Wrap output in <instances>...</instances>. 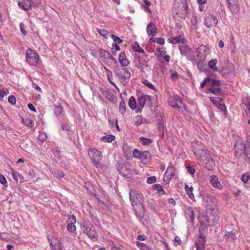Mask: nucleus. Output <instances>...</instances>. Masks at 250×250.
I'll list each match as a JSON object with an SVG mask.
<instances>
[{"label": "nucleus", "instance_id": "bf43d9fd", "mask_svg": "<svg viewBox=\"0 0 250 250\" xmlns=\"http://www.w3.org/2000/svg\"><path fill=\"white\" fill-rule=\"evenodd\" d=\"M8 93V90L6 89H2L0 90V96L1 98H3L4 96L7 95Z\"/></svg>", "mask_w": 250, "mask_h": 250}, {"label": "nucleus", "instance_id": "4c0bfd02", "mask_svg": "<svg viewBox=\"0 0 250 250\" xmlns=\"http://www.w3.org/2000/svg\"><path fill=\"white\" fill-rule=\"evenodd\" d=\"M119 112L124 114L125 112V104L123 100H121L119 104Z\"/></svg>", "mask_w": 250, "mask_h": 250}, {"label": "nucleus", "instance_id": "338daca9", "mask_svg": "<svg viewBox=\"0 0 250 250\" xmlns=\"http://www.w3.org/2000/svg\"><path fill=\"white\" fill-rule=\"evenodd\" d=\"M144 83L148 87H149L150 88H151V89H153L154 88L153 84L151 83H149L147 80L145 81L144 82Z\"/></svg>", "mask_w": 250, "mask_h": 250}, {"label": "nucleus", "instance_id": "9b49d317", "mask_svg": "<svg viewBox=\"0 0 250 250\" xmlns=\"http://www.w3.org/2000/svg\"><path fill=\"white\" fill-rule=\"evenodd\" d=\"M129 198L132 206L143 202L141 196L134 189H131L130 190Z\"/></svg>", "mask_w": 250, "mask_h": 250}, {"label": "nucleus", "instance_id": "0e129e2a", "mask_svg": "<svg viewBox=\"0 0 250 250\" xmlns=\"http://www.w3.org/2000/svg\"><path fill=\"white\" fill-rule=\"evenodd\" d=\"M20 30L22 33V34H23L24 35H25L26 32L24 29V24L23 23H21L20 24Z\"/></svg>", "mask_w": 250, "mask_h": 250}, {"label": "nucleus", "instance_id": "69168bd1", "mask_svg": "<svg viewBox=\"0 0 250 250\" xmlns=\"http://www.w3.org/2000/svg\"><path fill=\"white\" fill-rule=\"evenodd\" d=\"M181 242V239L179 237L176 236L174 238V244L175 246H177Z\"/></svg>", "mask_w": 250, "mask_h": 250}, {"label": "nucleus", "instance_id": "4be33fe9", "mask_svg": "<svg viewBox=\"0 0 250 250\" xmlns=\"http://www.w3.org/2000/svg\"><path fill=\"white\" fill-rule=\"evenodd\" d=\"M151 159V156L148 151H144L141 153L140 160L143 164H147L150 161Z\"/></svg>", "mask_w": 250, "mask_h": 250}, {"label": "nucleus", "instance_id": "473e14b6", "mask_svg": "<svg viewBox=\"0 0 250 250\" xmlns=\"http://www.w3.org/2000/svg\"><path fill=\"white\" fill-rule=\"evenodd\" d=\"M11 175L13 179L16 182H18L19 180L21 181L23 179V177L17 171L13 170L11 172Z\"/></svg>", "mask_w": 250, "mask_h": 250}, {"label": "nucleus", "instance_id": "b1692460", "mask_svg": "<svg viewBox=\"0 0 250 250\" xmlns=\"http://www.w3.org/2000/svg\"><path fill=\"white\" fill-rule=\"evenodd\" d=\"M209 181L211 185L214 188L220 189L223 188V186L219 182L218 178L215 175H211L210 177Z\"/></svg>", "mask_w": 250, "mask_h": 250}, {"label": "nucleus", "instance_id": "58836bf2", "mask_svg": "<svg viewBox=\"0 0 250 250\" xmlns=\"http://www.w3.org/2000/svg\"><path fill=\"white\" fill-rule=\"evenodd\" d=\"M133 50L139 52V53H144V50L140 46L139 44L137 42H135L134 44L132 46Z\"/></svg>", "mask_w": 250, "mask_h": 250}, {"label": "nucleus", "instance_id": "39448f33", "mask_svg": "<svg viewBox=\"0 0 250 250\" xmlns=\"http://www.w3.org/2000/svg\"><path fill=\"white\" fill-rule=\"evenodd\" d=\"M124 67H118L114 70V72L121 83L125 85L128 82L131 77V73L126 68Z\"/></svg>", "mask_w": 250, "mask_h": 250}, {"label": "nucleus", "instance_id": "a19ab883", "mask_svg": "<svg viewBox=\"0 0 250 250\" xmlns=\"http://www.w3.org/2000/svg\"><path fill=\"white\" fill-rule=\"evenodd\" d=\"M115 139V136L113 135H107L103 136L102 140L105 142L110 143Z\"/></svg>", "mask_w": 250, "mask_h": 250}, {"label": "nucleus", "instance_id": "e433bc0d", "mask_svg": "<svg viewBox=\"0 0 250 250\" xmlns=\"http://www.w3.org/2000/svg\"><path fill=\"white\" fill-rule=\"evenodd\" d=\"M224 237L227 239L230 238L231 240L234 241L237 237L236 235L232 232H228L225 234Z\"/></svg>", "mask_w": 250, "mask_h": 250}, {"label": "nucleus", "instance_id": "a18cd8bd", "mask_svg": "<svg viewBox=\"0 0 250 250\" xmlns=\"http://www.w3.org/2000/svg\"><path fill=\"white\" fill-rule=\"evenodd\" d=\"M211 80H210L209 78H206L201 83V87L203 88L205 85L208 84H211Z\"/></svg>", "mask_w": 250, "mask_h": 250}, {"label": "nucleus", "instance_id": "f3484780", "mask_svg": "<svg viewBox=\"0 0 250 250\" xmlns=\"http://www.w3.org/2000/svg\"><path fill=\"white\" fill-rule=\"evenodd\" d=\"M220 82L219 81L215 80H211V87L208 89V91L213 93V94H219L220 91V87L219 86Z\"/></svg>", "mask_w": 250, "mask_h": 250}, {"label": "nucleus", "instance_id": "37998d69", "mask_svg": "<svg viewBox=\"0 0 250 250\" xmlns=\"http://www.w3.org/2000/svg\"><path fill=\"white\" fill-rule=\"evenodd\" d=\"M140 140L141 143L144 146H148L151 143V140L150 139L140 137Z\"/></svg>", "mask_w": 250, "mask_h": 250}, {"label": "nucleus", "instance_id": "8fccbe9b", "mask_svg": "<svg viewBox=\"0 0 250 250\" xmlns=\"http://www.w3.org/2000/svg\"><path fill=\"white\" fill-rule=\"evenodd\" d=\"M217 106L218 109L224 112L225 114H226V107L225 105L224 104L223 100L221 101L220 103H219Z\"/></svg>", "mask_w": 250, "mask_h": 250}, {"label": "nucleus", "instance_id": "7c9ffc66", "mask_svg": "<svg viewBox=\"0 0 250 250\" xmlns=\"http://www.w3.org/2000/svg\"><path fill=\"white\" fill-rule=\"evenodd\" d=\"M52 174L58 178H61L64 176V173L60 170L57 169L52 168L50 169Z\"/></svg>", "mask_w": 250, "mask_h": 250}, {"label": "nucleus", "instance_id": "13d9d810", "mask_svg": "<svg viewBox=\"0 0 250 250\" xmlns=\"http://www.w3.org/2000/svg\"><path fill=\"white\" fill-rule=\"evenodd\" d=\"M187 169L190 174H193L195 173V169L193 166H188L187 167Z\"/></svg>", "mask_w": 250, "mask_h": 250}, {"label": "nucleus", "instance_id": "6e6552de", "mask_svg": "<svg viewBox=\"0 0 250 250\" xmlns=\"http://www.w3.org/2000/svg\"><path fill=\"white\" fill-rule=\"evenodd\" d=\"M26 60L30 65H36L39 60V55L33 50L28 49L26 53Z\"/></svg>", "mask_w": 250, "mask_h": 250}, {"label": "nucleus", "instance_id": "3c124183", "mask_svg": "<svg viewBox=\"0 0 250 250\" xmlns=\"http://www.w3.org/2000/svg\"><path fill=\"white\" fill-rule=\"evenodd\" d=\"M120 46L116 42H113L112 44V50L113 54L114 55L117 51L120 50Z\"/></svg>", "mask_w": 250, "mask_h": 250}, {"label": "nucleus", "instance_id": "864d4df0", "mask_svg": "<svg viewBox=\"0 0 250 250\" xmlns=\"http://www.w3.org/2000/svg\"><path fill=\"white\" fill-rule=\"evenodd\" d=\"M244 104L248 110V112L247 113V115L250 117V100H247Z\"/></svg>", "mask_w": 250, "mask_h": 250}, {"label": "nucleus", "instance_id": "f257e3e1", "mask_svg": "<svg viewBox=\"0 0 250 250\" xmlns=\"http://www.w3.org/2000/svg\"><path fill=\"white\" fill-rule=\"evenodd\" d=\"M191 147L194 154L200 161L201 165L208 170L213 169L215 167V163L206 147L199 141L192 142Z\"/></svg>", "mask_w": 250, "mask_h": 250}, {"label": "nucleus", "instance_id": "49530a36", "mask_svg": "<svg viewBox=\"0 0 250 250\" xmlns=\"http://www.w3.org/2000/svg\"><path fill=\"white\" fill-rule=\"evenodd\" d=\"M62 107L61 105H58L55 107L54 112L56 115L59 116L62 113Z\"/></svg>", "mask_w": 250, "mask_h": 250}, {"label": "nucleus", "instance_id": "393cba45", "mask_svg": "<svg viewBox=\"0 0 250 250\" xmlns=\"http://www.w3.org/2000/svg\"><path fill=\"white\" fill-rule=\"evenodd\" d=\"M32 4L31 0H22L18 2V5L24 10H28L31 8Z\"/></svg>", "mask_w": 250, "mask_h": 250}, {"label": "nucleus", "instance_id": "72a5a7b5", "mask_svg": "<svg viewBox=\"0 0 250 250\" xmlns=\"http://www.w3.org/2000/svg\"><path fill=\"white\" fill-rule=\"evenodd\" d=\"M152 188L153 189L157 190L158 193L160 195H163L165 193L164 190L160 184H156L153 185Z\"/></svg>", "mask_w": 250, "mask_h": 250}, {"label": "nucleus", "instance_id": "79ce46f5", "mask_svg": "<svg viewBox=\"0 0 250 250\" xmlns=\"http://www.w3.org/2000/svg\"><path fill=\"white\" fill-rule=\"evenodd\" d=\"M38 138L39 141L43 142L47 139V136L46 133L41 132L40 133V134L38 136Z\"/></svg>", "mask_w": 250, "mask_h": 250}, {"label": "nucleus", "instance_id": "20e7f679", "mask_svg": "<svg viewBox=\"0 0 250 250\" xmlns=\"http://www.w3.org/2000/svg\"><path fill=\"white\" fill-rule=\"evenodd\" d=\"M234 149L237 153H243L244 160L250 165V138H248L246 142L241 138L238 139L235 143Z\"/></svg>", "mask_w": 250, "mask_h": 250}, {"label": "nucleus", "instance_id": "ea45409f", "mask_svg": "<svg viewBox=\"0 0 250 250\" xmlns=\"http://www.w3.org/2000/svg\"><path fill=\"white\" fill-rule=\"evenodd\" d=\"M98 32L104 38H107L108 36V31L104 29L97 28Z\"/></svg>", "mask_w": 250, "mask_h": 250}, {"label": "nucleus", "instance_id": "dca6fc26", "mask_svg": "<svg viewBox=\"0 0 250 250\" xmlns=\"http://www.w3.org/2000/svg\"><path fill=\"white\" fill-rule=\"evenodd\" d=\"M175 168L171 166L168 167L167 170L165 173V176L164 177V181L168 183L170 180V179L173 177L175 174Z\"/></svg>", "mask_w": 250, "mask_h": 250}, {"label": "nucleus", "instance_id": "6e6d98bb", "mask_svg": "<svg viewBox=\"0 0 250 250\" xmlns=\"http://www.w3.org/2000/svg\"><path fill=\"white\" fill-rule=\"evenodd\" d=\"M111 250H123V249L120 244H113L111 246Z\"/></svg>", "mask_w": 250, "mask_h": 250}, {"label": "nucleus", "instance_id": "680f3d73", "mask_svg": "<svg viewBox=\"0 0 250 250\" xmlns=\"http://www.w3.org/2000/svg\"><path fill=\"white\" fill-rule=\"evenodd\" d=\"M120 173L124 176H127L128 172L127 170H125V167H123L120 170Z\"/></svg>", "mask_w": 250, "mask_h": 250}, {"label": "nucleus", "instance_id": "2eb2a0df", "mask_svg": "<svg viewBox=\"0 0 250 250\" xmlns=\"http://www.w3.org/2000/svg\"><path fill=\"white\" fill-rule=\"evenodd\" d=\"M185 217L189 222H192L195 218L193 208L190 207L186 206L184 209Z\"/></svg>", "mask_w": 250, "mask_h": 250}, {"label": "nucleus", "instance_id": "5701e85b", "mask_svg": "<svg viewBox=\"0 0 250 250\" xmlns=\"http://www.w3.org/2000/svg\"><path fill=\"white\" fill-rule=\"evenodd\" d=\"M146 31L148 36L154 37L157 34V29L155 24L150 22L146 27Z\"/></svg>", "mask_w": 250, "mask_h": 250}, {"label": "nucleus", "instance_id": "6ab92c4d", "mask_svg": "<svg viewBox=\"0 0 250 250\" xmlns=\"http://www.w3.org/2000/svg\"><path fill=\"white\" fill-rule=\"evenodd\" d=\"M50 245L51 250H62V245L60 240L57 238H53L51 239Z\"/></svg>", "mask_w": 250, "mask_h": 250}, {"label": "nucleus", "instance_id": "5fc2aeb1", "mask_svg": "<svg viewBox=\"0 0 250 250\" xmlns=\"http://www.w3.org/2000/svg\"><path fill=\"white\" fill-rule=\"evenodd\" d=\"M142 152L139 151L138 149H135L133 150V153H132L133 156L135 158L140 159V156H141V154Z\"/></svg>", "mask_w": 250, "mask_h": 250}, {"label": "nucleus", "instance_id": "4d7b16f0", "mask_svg": "<svg viewBox=\"0 0 250 250\" xmlns=\"http://www.w3.org/2000/svg\"><path fill=\"white\" fill-rule=\"evenodd\" d=\"M8 102L11 104L14 105L16 103V98L14 96L11 95L8 97Z\"/></svg>", "mask_w": 250, "mask_h": 250}, {"label": "nucleus", "instance_id": "a878e982", "mask_svg": "<svg viewBox=\"0 0 250 250\" xmlns=\"http://www.w3.org/2000/svg\"><path fill=\"white\" fill-rule=\"evenodd\" d=\"M83 231L90 238H96L97 236L95 230L94 229H92L88 227L84 226L83 227Z\"/></svg>", "mask_w": 250, "mask_h": 250}, {"label": "nucleus", "instance_id": "e2e57ef3", "mask_svg": "<svg viewBox=\"0 0 250 250\" xmlns=\"http://www.w3.org/2000/svg\"><path fill=\"white\" fill-rule=\"evenodd\" d=\"M24 123L27 126L30 127H32L34 125V123L31 120H27Z\"/></svg>", "mask_w": 250, "mask_h": 250}, {"label": "nucleus", "instance_id": "0eeeda50", "mask_svg": "<svg viewBox=\"0 0 250 250\" xmlns=\"http://www.w3.org/2000/svg\"><path fill=\"white\" fill-rule=\"evenodd\" d=\"M204 229H205V226L200 227L199 228V236L195 241L197 250H204L205 248L206 231V230L204 231Z\"/></svg>", "mask_w": 250, "mask_h": 250}, {"label": "nucleus", "instance_id": "423d86ee", "mask_svg": "<svg viewBox=\"0 0 250 250\" xmlns=\"http://www.w3.org/2000/svg\"><path fill=\"white\" fill-rule=\"evenodd\" d=\"M88 153L90 158L93 162L94 166L97 168H102L103 165L100 163V161L103 158L102 153L95 148L89 149Z\"/></svg>", "mask_w": 250, "mask_h": 250}, {"label": "nucleus", "instance_id": "de8ad7c7", "mask_svg": "<svg viewBox=\"0 0 250 250\" xmlns=\"http://www.w3.org/2000/svg\"><path fill=\"white\" fill-rule=\"evenodd\" d=\"M250 174L249 173H245L242 175L241 178V180L245 183H247L250 179Z\"/></svg>", "mask_w": 250, "mask_h": 250}, {"label": "nucleus", "instance_id": "2f4dec72", "mask_svg": "<svg viewBox=\"0 0 250 250\" xmlns=\"http://www.w3.org/2000/svg\"><path fill=\"white\" fill-rule=\"evenodd\" d=\"M149 43H153V42H157L158 44L160 45H163L164 44L165 41V39L162 38H151L149 40Z\"/></svg>", "mask_w": 250, "mask_h": 250}, {"label": "nucleus", "instance_id": "7ed1b4c3", "mask_svg": "<svg viewBox=\"0 0 250 250\" xmlns=\"http://www.w3.org/2000/svg\"><path fill=\"white\" fill-rule=\"evenodd\" d=\"M207 203L205 219L210 225H213L219 219L217 203L214 198H208Z\"/></svg>", "mask_w": 250, "mask_h": 250}, {"label": "nucleus", "instance_id": "f03ea898", "mask_svg": "<svg viewBox=\"0 0 250 250\" xmlns=\"http://www.w3.org/2000/svg\"><path fill=\"white\" fill-rule=\"evenodd\" d=\"M188 4L187 0H174L172 9V14L176 24L179 23L187 17Z\"/></svg>", "mask_w": 250, "mask_h": 250}, {"label": "nucleus", "instance_id": "9d476101", "mask_svg": "<svg viewBox=\"0 0 250 250\" xmlns=\"http://www.w3.org/2000/svg\"><path fill=\"white\" fill-rule=\"evenodd\" d=\"M133 210L136 215V216L139 218H143L145 215V211L144 209V207L142 203L135 204V205L132 206Z\"/></svg>", "mask_w": 250, "mask_h": 250}, {"label": "nucleus", "instance_id": "1a4fd4ad", "mask_svg": "<svg viewBox=\"0 0 250 250\" xmlns=\"http://www.w3.org/2000/svg\"><path fill=\"white\" fill-rule=\"evenodd\" d=\"M152 97L149 95H142L138 98V109L143 108L146 104L150 105Z\"/></svg>", "mask_w": 250, "mask_h": 250}, {"label": "nucleus", "instance_id": "f704fd0d", "mask_svg": "<svg viewBox=\"0 0 250 250\" xmlns=\"http://www.w3.org/2000/svg\"><path fill=\"white\" fill-rule=\"evenodd\" d=\"M128 105L130 108L132 109H135L136 108V102L135 98L133 96H131L129 99Z\"/></svg>", "mask_w": 250, "mask_h": 250}, {"label": "nucleus", "instance_id": "c03bdc74", "mask_svg": "<svg viewBox=\"0 0 250 250\" xmlns=\"http://www.w3.org/2000/svg\"><path fill=\"white\" fill-rule=\"evenodd\" d=\"M210 100L211 102L214 104L216 106L218 105L219 103H220L222 99L221 98L219 97H211L210 98Z\"/></svg>", "mask_w": 250, "mask_h": 250}, {"label": "nucleus", "instance_id": "c756f323", "mask_svg": "<svg viewBox=\"0 0 250 250\" xmlns=\"http://www.w3.org/2000/svg\"><path fill=\"white\" fill-rule=\"evenodd\" d=\"M217 63V59L211 60L209 61L208 65L209 68H210L212 71L215 72L218 70V68L216 67V64Z\"/></svg>", "mask_w": 250, "mask_h": 250}, {"label": "nucleus", "instance_id": "603ef678", "mask_svg": "<svg viewBox=\"0 0 250 250\" xmlns=\"http://www.w3.org/2000/svg\"><path fill=\"white\" fill-rule=\"evenodd\" d=\"M67 229L69 231L74 232L76 230V226L73 223H69Z\"/></svg>", "mask_w": 250, "mask_h": 250}, {"label": "nucleus", "instance_id": "a211bd4d", "mask_svg": "<svg viewBox=\"0 0 250 250\" xmlns=\"http://www.w3.org/2000/svg\"><path fill=\"white\" fill-rule=\"evenodd\" d=\"M180 52L182 55H184L187 57H192L194 56V51L187 45H183L180 46Z\"/></svg>", "mask_w": 250, "mask_h": 250}, {"label": "nucleus", "instance_id": "f8f14e48", "mask_svg": "<svg viewBox=\"0 0 250 250\" xmlns=\"http://www.w3.org/2000/svg\"><path fill=\"white\" fill-rule=\"evenodd\" d=\"M218 23V19L213 15H209L207 16L204 21V23L206 26L209 29L215 27Z\"/></svg>", "mask_w": 250, "mask_h": 250}, {"label": "nucleus", "instance_id": "412c9836", "mask_svg": "<svg viewBox=\"0 0 250 250\" xmlns=\"http://www.w3.org/2000/svg\"><path fill=\"white\" fill-rule=\"evenodd\" d=\"M135 66L140 69L142 72H144L145 67H147L148 62L144 59L138 58L135 61Z\"/></svg>", "mask_w": 250, "mask_h": 250}, {"label": "nucleus", "instance_id": "ddd939ff", "mask_svg": "<svg viewBox=\"0 0 250 250\" xmlns=\"http://www.w3.org/2000/svg\"><path fill=\"white\" fill-rule=\"evenodd\" d=\"M103 62L110 66L117 63V61L113 57L111 54L107 51H105L103 55Z\"/></svg>", "mask_w": 250, "mask_h": 250}, {"label": "nucleus", "instance_id": "4468645a", "mask_svg": "<svg viewBox=\"0 0 250 250\" xmlns=\"http://www.w3.org/2000/svg\"><path fill=\"white\" fill-rule=\"evenodd\" d=\"M168 103L170 106L173 107L180 108L181 105H184L182 100L178 96L170 98L168 100Z\"/></svg>", "mask_w": 250, "mask_h": 250}, {"label": "nucleus", "instance_id": "09e8293b", "mask_svg": "<svg viewBox=\"0 0 250 250\" xmlns=\"http://www.w3.org/2000/svg\"><path fill=\"white\" fill-rule=\"evenodd\" d=\"M110 36L111 38V39L117 43L121 44L123 42V40L120 39L117 36L113 34H111Z\"/></svg>", "mask_w": 250, "mask_h": 250}, {"label": "nucleus", "instance_id": "c85d7f7f", "mask_svg": "<svg viewBox=\"0 0 250 250\" xmlns=\"http://www.w3.org/2000/svg\"><path fill=\"white\" fill-rule=\"evenodd\" d=\"M185 189L189 198L193 199L194 198V195L193 193V188L192 187H189L188 185H186Z\"/></svg>", "mask_w": 250, "mask_h": 250}, {"label": "nucleus", "instance_id": "c9c22d12", "mask_svg": "<svg viewBox=\"0 0 250 250\" xmlns=\"http://www.w3.org/2000/svg\"><path fill=\"white\" fill-rule=\"evenodd\" d=\"M137 245L141 250H152L147 245L142 242H138Z\"/></svg>", "mask_w": 250, "mask_h": 250}, {"label": "nucleus", "instance_id": "aec40b11", "mask_svg": "<svg viewBox=\"0 0 250 250\" xmlns=\"http://www.w3.org/2000/svg\"><path fill=\"white\" fill-rule=\"evenodd\" d=\"M228 7L233 13H236L239 9L238 0H227Z\"/></svg>", "mask_w": 250, "mask_h": 250}, {"label": "nucleus", "instance_id": "774afa93", "mask_svg": "<svg viewBox=\"0 0 250 250\" xmlns=\"http://www.w3.org/2000/svg\"><path fill=\"white\" fill-rule=\"evenodd\" d=\"M69 222L70 223H73V224H75L76 222V217L74 215H71L69 218Z\"/></svg>", "mask_w": 250, "mask_h": 250}, {"label": "nucleus", "instance_id": "052dcab7", "mask_svg": "<svg viewBox=\"0 0 250 250\" xmlns=\"http://www.w3.org/2000/svg\"><path fill=\"white\" fill-rule=\"evenodd\" d=\"M156 178L155 176L149 177L147 179V183L148 184H152L156 182Z\"/></svg>", "mask_w": 250, "mask_h": 250}, {"label": "nucleus", "instance_id": "cd10ccee", "mask_svg": "<svg viewBox=\"0 0 250 250\" xmlns=\"http://www.w3.org/2000/svg\"><path fill=\"white\" fill-rule=\"evenodd\" d=\"M185 39L182 38L181 36H178L172 37L168 40V41L172 44H177L179 43H184Z\"/></svg>", "mask_w": 250, "mask_h": 250}, {"label": "nucleus", "instance_id": "bb28decb", "mask_svg": "<svg viewBox=\"0 0 250 250\" xmlns=\"http://www.w3.org/2000/svg\"><path fill=\"white\" fill-rule=\"evenodd\" d=\"M119 61L120 63L122 64V66H126L129 64V61L126 58L125 54L123 52L120 53L119 56Z\"/></svg>", "mask_w": 250, "mask_h": 250}]
</instances>
